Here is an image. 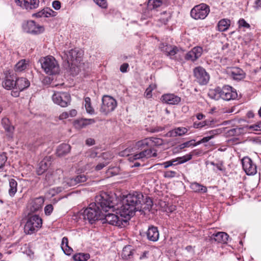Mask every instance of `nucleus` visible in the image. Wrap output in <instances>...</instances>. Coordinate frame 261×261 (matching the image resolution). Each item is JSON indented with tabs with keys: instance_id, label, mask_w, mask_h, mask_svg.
Here are the masks:
<instances>
[{
	"instance_id": "1",
	"label": "nucleus",
	"mask_w": 261,
	"mask_h": 261,
	"mask_svg": "<svg viewBox=\"0 0 261 261\" xmlns=\"http://www.w3.org/2000/svg\"><path fill=\"white\" fill-rule=\"evenodd\" d=\"M152 206V201L150 198L144 197L142 193L133 192L124 196L122 199V205L119 210L120 215L127 219H130L136 212L150 211Z\"/></svg>"
},
{
	"instance_id": "2",
	"label": "nucleus",
	"mask_w": 261,
	"mask_h": 261,
	"mask_svg": "<svg viewBox=\"0 0 261 261\" xmlns=\"http://www.w3.org/2000/svg\"><path fill=\"white\" fill-rule=\"evenodd\" d=\"M114 207L112 201L108 195L106 193L95 197V202L90 203L83 212L85 220L90 223L98 220H103V212L106 213Z\"/></svg>"
},
{
	"instance_id": "3",
	"label": "nucleus",
	"mask_w": 261,
	"mask_h": 261,
	"mask_svg": "<svg viewBox=\"0 0 261 261\" xmlns=\"http://www.w3.org/2000/svg\"><path fill=\"white\" fill-rule=\"evenodd\" d=\"M162 139L153 137L147 138L138 141L136 143V146L138 149L143 150L134 154V159L143 161L145 159L156 156L157 153L155 151L153 152L155 150L152 148L155 146L162 145Z\"/></svg>"
},
{
	"instance_id": "4",
	"label": "nucleus",
	"mask_w": 261,
	"mask_h": 261,
	"mask_svg": "<svg viewBox=\"0 0 261 261\" xmlns=\"http://www.w3.org/2000/svg\"><path fill=\"white\" fill-rule=\"evenodd\" d=\"M42 225V220L38 215L29 214L24 226V232L32 234L37 232Z\"/></svg>"
},
{
	"instance_id": "5",
	"label": "nucleus",
	"mask_w": 261,
	"mask_h": 261,
	"mask_svg": "<svg viewBox=\"0 0 261 261\" xmlns=\"http://www.w3.org/2000/svg\"><path fill=\"white\" fill-rule=\"evenodd\" d=\"M41 67L46 73L53 75L58 73L60 68L57 61L53 56H47L40 60Z\"/></svg>"
},
{
	"instance_id": "6",
	"label": "nucleus",
	"mask_w": 261,
	"mask_h": 261,
	"mask_svg": "<svg viewBox=\"0 0 261 261\" xmlns=\"http://www.w3.org/2000/svg\"><path fill=\"white\" fill-rule=\"evenodd\" d=\"M82 53L77 49H71L65 53L64 58L68 67L72 68L77 66L81 61Z\"/></svg>"
},
{
	"instance_id": "7",
	"label": "nucleus",
	"mask_w": 261,
	"mask_h": 261,
	"mask_svg": "<svg viewBox=\"0 0 261 261\" xmlns=\"http://www.w3.org/2000/svg\"><path fill=\"white\" fill-rule=\"evenodd\" d=\"M210 9L208 5L202 3L195 6L191 11V16L196 20L204 19L210 13Z\"/></svg>"
},
{
	"instance_id": "8",
	"label": "nucleus",
	"mask_w": 261,
	"mask_h": 261,
	"mask_svg": "<svg viewBox=\"0 0 261 261\" xmlns=\"http://www.w3.org/2000/svg\"><path fill=\"white\" fill-rule=\"evenodd\" d=\"M119 216L117 215L111 213L103 214V218L106 222L114 226L123 227L127 223L129 219L122 217L119 213Z\"/></svg>"
},
{
	"instance_id": "9",
	"label": "nucleus",
	"mask_w": 261,
	"mask_h": 261,
	"mask_svg": "<svg viewBox=\"0 0 261 261\" xmlns=\"http://www.w3.org/2000/svg\"><path fill=\"white\" fill-rule=\"evenodd\" d=\"M117 106V101L112 97L105 95L102 99V104L100 109L101 113L105 114L114 111Z\"/></svg>"
},
{
	"instance_id": "10",
	"label": "nucleus",
	"mask_w": 261,
	"mask_h": 261,
	"mask_svg": "<svg viewBox=\"0 0 261 261\" xmlns=\"http://www.w3.org/2000/svg\"><path fill=\"white\" fill-rule=\"evenodd\" d=\"M194 75L196 82L201 85L207 84L210 80V75L204 68L198 66L193 70Z\"/></svg>"
},
{
	"instance_id": "11",
	"label": "nucleus",
	"mask_w": 261,
	"mask_h": 261,
	"mask_svg": "<svg viewBox=\"0 0 261 261\" xmlns=\"http://www.w3.org/2000/svg\"><path fill=\"white\" fill-rule=\"evenodd\" d=\"M62 174L63 171L61 169L48 170L44 178V186H48L54 184L61 178Z\"/></svg>"
},
{
	"instance_id": "12",
	"label": "nucleus",
	"mask_w": 261,
	"mask_h": 261,
	"mask_svg": "<svg viewBox=\"0 0 261 261\" xmlns=\"http://www.w3.org/2000/svg\"><path fill=\"white\" fill-rule=\"evenodd\" d=\"M23 30L27 33L37 35L43 33L44 31V28L43 25H41L33 20L28 21L23 24Z\"/></svg>"
},
{
	"instance_id": "13",
	"label": "nucleus",
	"mask_w": 261,
	"mask_h": 261,
	"mask_svg": "<svg viewBox=\"0 0 261 261\" xmlns=\"http://www.w3.org/2000/svg\"><path fill=\"white\" fill-rule=\"evenodd\" d=\"M228 94V86L225 85L222 88L218 87L215 90H211L208 93L209 96L215 100L222 98L225 100H228L227 95Z\"/></svg>"
},
{
	"instance_id": "14",
	"label": "nucleus",
	"mask_w": 261,
	"mask_h": 261,
	"mask_svg": "<svg viewBox=\"0 0 261 261\" xmlns=\"http://www.w3.org/2000/svg\"><path fill=\"white\" fill-rule=\"evenodd\" d=\"M52 99L55 103L62 107H66L70 102V96L67 92H57L53 94Z\"/></svg>"
},
{
	"instance_id": "15",
	"label": "nucleus",
	"mask_w": 261,
	"mask_h": 261,
	"mask_svg": "<svg viewBox=\"0 0 261 261\" xmlns=\"http://www.w3.org/2000/svg\"><path fill=\"white\" fill-rule=\"evenodd\" d=\"M241 161L243 168L247 175H253L256 173L257 166L250 158L245 156Z\"/></svg>"
},
{
	"instance_id": "16",
	"label": "nucleus",
	"mask_w": 261,
	"mask_h": 261,
	"mask_svg": "<svg viewBox=\"0 0 261 261\" xmlns=\"http://www.w3.org/2000/svg\"><path fill=\"white\" fill-rule=\"evenodd\" d=\"M44 202V198L41 196L31 199L28 203V208L31 213L37 212L42 208Z\"/></svg>"
},
{
	"instance_id": "17",
	"label": "nucleus",
	"mask_w": 261,
	"mask_h": 261,
	"mask_svg": "<svg viewBox=\"0 0 261 261\" xmlns=\"http://www.w3.org/2000/svg\"><path fill=\"white\" fill-rule=\"evenodd\" d=\"M87 177L84 174H80L75 177H66L64 179V184L69 187L76 186L77 184L86 181Z\"/></svg>"
},
{
	"instance_id": "18",
	"label": "nucleus",
	"mask_w": 261,
	"mask_h": 261,
	"mask_svg": "<svg viewBox=\"0 0 261 261\" xmlns=\"http://www.w3.org/2000/svg\"><path fill=\"white\" fill-rule=\"evenodd\" d=\"M17 5L26 9H32L39 6V0H15Z\"/></svg>"
},
{
	"instance_id": "19",
	"label": "nucleus",
	"mask_w": 261,
	"mask_h": 261,
	"mask_svg": "<svg viewBox=\"0 0 261 261\" xmlns=\"http://www.w3.org/2000/svg\"><path fill=\"white\" fill-rule=\"evenodd\" d=\"M202 50L201 47H195L186 54L185 59L187 60L195 61L201 56Z\"/></svg>"
},
{
	"instance_id": "20",
	"label": "nucleus",
	"mask_w": 261,
	"mask_h": 261,
	"mask_svg": "<svg viewBox=\"0 0 261 261\" xmlns=\"http://www.w3.org/2000/svg\"><path fill=\"white\" fill-rule=\"evenodd\" d=\"M162 101L169 105H177L181 100L180 97L173 94H166L162 96Z\"/></svg>"
},
{
	"instance_id": "21",
	"label": "nucleus",
	"mask_w": 261,
	"mask_h": 261,
	"mask_svg": "<svg viewBox=\"0 0 261 261\" xmlns=\"http://www.w3.org/2000/svg\"><path fill=\"white\" fill-rule=\"evenodd\" d=\"M146 234L147 239L150 241L156 242L159 240V232L158 228L155 226H149Z\"/></svg>"
},
{
	"instance_id": "22",
	"label": "nucleus",
	"mask_w": 261,
	"mask_h": 261,
	"mask_svg": "<svg viewBox=\"0 0 261 261\" xmlns=\"http://www.w3.org/2000/svg\"><path fill=\"white\" fill-rule=\"evenodd\" d=\"M95 122V120L94 119L82 118L74 121L73 125L75 128L80 129Z\"/></svg>"
},
{
	"instance_id": "23",
	"label": "nucleus",
	"mask_w": 261,
	"mask_h": 261,
	"mask_svg": "<svg viewBox=\"0 0 261 261\" xmlns=\"http://www.w3.org/2000/svg\"><path fill=\"white\" fill-rule=\"evenodd\" d=\"M2 85L4 88L8 90L15 88L16 77L13 75L6 76L2 83Z\"/></svg>"
},
{
	"instance_id": "24",
	"label": "nucleus",
	"mask_w": 261,
	"mask_h": 261,
	"mask_svg": "<svg viewBox=\"0 0 261 261\" xmlns=\"http://www.w3.org/2000/svg\"><path fill=\"white\" fill-rule=\"evenodd\" d=\"M57 15V12L53 11L49 8H45L42 9L41 11H39L33 14L34 16L38 18L40 17H49L51 16H55Z\"/></svg>"
},
{
	"instance_id": "25",
	"label": "nucleus",
	"mask_w": 261,
	"mask_h": 261,
	"mask_svg": "<svg viewBox=\"0 0 261 261\" xmlns=\"http://www.w3.org/2000/svg\"><path fill=\"white\" fill-rule=\"evenodd\" d=\"M30 82L24 77L16 78L15 89L21 91L30 86Z\"/></svg>"
},
{
	"instance_id": "26",
	"label": "nucleus",
	"mask_w": 261,
	"mask_h": 261,
	"mask_svg": "<svg viewBox=\"0 0 261 261\" xmlns=\"http://www.w3.org/2000/svg\"><path fill=\"white\" fill-rule=\"evenodd\" d=\"M212 239H214L215 241L221 243H226L228 240V234L224 232H218L213 234L211 237Z\"/></svg>"
},
{
	"instance_id": "27",
	"label": "nucleus",
	"mask_w": 261,
	"mask_h": 261,
	"mask_svg": "<svg viewBox=\"0 0 261 261\" xmlns=\"http://www.w3.org/2000/svg\"><path fill=\"white\" fill-rule=\"evenodd\" d=\"M8 157L5 152L0 154V172H6L10 164L7 161Z\"/></svg>"
},
{
	"instance_id": "28",
	"label": "nucleus",
	"mask_w": 261,
	"mask_h": 261,
	"mask_svg": "<svg viewBox=\"0 0 261 261\" xmlns=\"http://www.w3.org/2000/svg\"><path fill=\"white\" fill-rule=\"evenodd\" d=\"M231 73L233 79L236 80L240 81L243 80L245 77V73L242 69L239 68H233Z\"/></svg>"
},
{
	"instance_id": "29",
	"label": "nucleus",
	"mask_w": 261,
	"mask_h": 261,
	"mask_svg": "<svg viewBox=\"0 0 261 261\" xmlns=\"http://www.w3.org/2000/svg\"><path fill=\"white\" fill-rule=\"evenodd\" d=\"M160 48L162 51L165 53V54L169 56L172 57L175 55L178 50L176 46H171L165 45L163 44L160 46Z\"/></svg>"
},
{
	"instance_id": "30",
	"label": "nucleus",
	"mask_w": 261,
	"mask_h": 261,
	"mask_svg": "<svg viewBox=\"0 0 261 261\" xmlns=\"http://www.w3.org/2000/svg\"><path fill=\"white\" fill-rule=\"evenodd\" d=\"M193 155V152H192V154H187L186 155L181 157H178L176 159H173L170 161L171 162H172L173 166H175L178 164L184 163L192 159Z\"/></svg>"
},
{
	"instance_id": "31",
	"label": "nucleus",
	"mask_w": 261,
	"mask_h": 261,
	"mask_svg": "<svg viewBox=\"0 0 261 261\" xmlns=\"http://www.w3.org/2000/svg\"><path fill=\"white\" fill-rule=\"evenodd\" d=\"M70 148V146L69 144H62L58 147L57 153L58 156H63L69 152Z\"/></svg>"
},
{
	"instance_id": "32",
	"label": "nucleus",
	"mask_w": 261,
	"mask_h": 261,
	"mask_svg": "<svg viewBox=\"0 0 261 261\" xmlns=\"http://www.w3.org/2000/svg\"><path fill=\"white\" fill-rule=\"evenodd\" d=\"M191 189L196 193H204L207 192V188L198 182H194L191 184Z\"/></svg>"
},
{
	"instance_id": "33",
	"label": "nucleus",
	"mask_w": 261,
	"mask_h": 261,
	"mask_svg": "<svg viewBox=\"0 0 261 261\" xmlns=\"http://www.w3.org/2000/svg\"><path fill=\"white\" fill-rule=\"evenodd\" d=\"M49 165V162H47L45 159L41 161L38 165V167L37 169V174H42L46 170H47Z\"/></svg>"
},
{
	"instance_id": "34",
	"label": "nucleus",
	"mask_w": 261,
	"mask_h": 261,
	"mask_svg": "<svg viewBox=\"0 0 261 261\" xmlns=\"http://www.w3.org/2000/svg\"><path fill=\"white\" fill-rule=\"evenodd\" d=\"M17 191V182L14 179H9V189L8 193L10 196L13 197L15 195Z\"/></svg>"
},
{
	"instance_id": "35",
	"label": "nucleus",
	"mask_w": 261,
	"mask_h": 261,
	"mask_svg": "<svg viewBox=\"0 0 261 261\" xmlns=\"http://www.w3.org/2000/svg\"><path fill=\"white\" fill-rule=\"evenodd\" d=\"M162 4V0H148L147 7L148 9L151 10L160 7Z\"/></svg>"
},
{
	"instance_id": "36",
	"label": "nucleus",
	"mask_w": 261,
	"mask_h": 261,
	"mask_svg": "<svg viewBox=\"0 0 261 261\" xmlns=\"http://www.w3.org/2000/svg\"><path fill=\"white\" fill-rule=\"evenodd\" d=\"M90 257L89 253H79L74 254L72 257L75 261H86Z\"/></svg>"
},
{
	"instance_id": "37",
	"label": "nucleus",
	"mask_w": 261,
	"mask_h": 261,
	"mask_svg": "<svg viewBox=\"0 0 261 261\" xmlns=\"http://www.w3.org/2000/svg\"><path fill=\"white\" fill-rule=\"evenodd\" d=\"M2 124L6 131L10 133H13L14 130V127L10 124L9 120L7 118H4L2 119Z\"/></svg>"
},
{
	"instance_id": "38",
	"label": "nucleus",
	"mask_w": 261,
	"mask_h": 261,
	"mask_svg": "<svg viewBox=\"0 0 261 261\" xmlns=\"http://www.w3.org/2000/svg\"><path fill=\"white\" fill-rule=\"evenodd\" d=\"M85 101V107L86 112L90 114H94V110L91 106V99L89 97H86L84 99Z\"/></svg>"
},
{
	"instance_id": "39",
	"label": "nucleus",
	"mask_w": 261,
	"mask_h": 261,
	"mask_svg": "<svg viewBox=\"0 0 261 261\" xmlns=\"http://www.w3.org/2000/svg\"><path fill=\"white\" fill-rule=\"evenodd\" d=\"M218 30L220 32H225L228 29V24L226 19H222L220 20L217 25Z\"/></svg>"
},
{
	"instance_id": "40",
	"label": "nucleus",
	"mask_w": 261,
	"mask_h": 261,
	"mask_svg": "<svg viewBox=\"0 0 261 261\" xmlns=\"http://www.w3.org/2000/svg\"><path fill=\"white\" fill-rule=\"evenodd\" d=\"M28 64L26 63L25 60H21L15 66V70L16 71L20 72L27 68Z\"/></svg>"
},
{
	"instance_id": "41",
	"label": "nucleus",
	"mask_w": 261,
	"mask_h": 261,
	"mask_svg": "<svg viewBox=\"0 0 261 261\" xmlns=\"http://www.w3.org/2000/svg\"><path fill=\"white\" fill-rule=\"evenodd\" d=\"M188 129L186 127H177L171 132V134L174 136H182L186 134Z\"/></svg>"
},
{
	"instance_id": "42",
	"label": "nucleus",
	"mask_w": 261,
	"mask_h": 261,
	"mask_svg": "<svg viewBox=\"0 0 261 261\" xmlns=\"http://www.w3.org/2000/svg\"><path fill=\"white\" fill-rule=\"evenodd\" d=\"M161 15L162 17L160 18L159 20L161 23L165 24H166L171 17L170 14L165 11L161 13Z\"/></svg>"
},
{
	"instance_id": "43",
	"label": "nucleus",
	"mask_w": 261,
	"mask_h": 261,
	"mask_svg": "<svg viewBox=\"0 0 261 261\" xmlns=\"http://www.w3.org/2000/svg\"><path fill=\"white\" fill-rule=\"evenodd\" d=\"M194 142L195 140H192L189 141L184 142L179 145V148L180 149H183L184 148L188 147L191 146H196V144L194 143Z\"/></svg>"
},
{
	"instance_id": "44",
	"label": "nucleus",
	"mask_w": 261,
	"mask_h": 261,
	"mask_svg": "<svg viewBox=\"0 0 261 261\" xmlns=\"http://www.w3.org/2000/svg\"><path fill=\"white\" fill-rule=\"evenodd\" d=\"M238 98V93L236 89L229 86V100L236 99Z\"/></svg>"
},
{
	"instance_id": "45",
	"label": "nucleus",
	"mask_w": 261,
	"mask_h": 261,
	"mask_svg": "<svg viewBox=\"0 0 261 261\" xmlns=\"http://www.w3.org/2000/svg\"><path fill=\"white\" fill-rule=\"evenodd\" d=\"M177 175V172L174 171L168 170L164 172V176L165 178H173Z\"/></svg>"
},
{
	"instance_id": "46",
	"label": "nucleus",
	"mask_w": 261,
	"mask_h": 261,
	"mask_svg": "<svg viewBox=\"0 0 261 261\" xmlns=\"http://www.w3.org/2000/svg\"><path fill=\"white\" fill-rule=\"evenodd\" d=\"M154 88V86L150 85L148 88H147L145 91V96L147 98H150L152 96V91L153 90V88Z\"/></svg>"
},
{
	"instance_id": "47",
	"label": "nucleus",
	"mask_w": 261,
	"mask_h": 261,
	"mask_svg": "<svg viewBox=\"0 0 261 261\" xmlns=\"http://www.w3.org/2000/svg\"><path fill=\"white\" fill-rule=\"evenodd\" d=\"M249 128L251 130L255 131L261 130V121L257 122V123L250 125Z\"/></svg>"
},
{
	"instance_id": "48",
	"label": "nucleus",
	"mask_w": 261,
	"mask_h": 261,
	"mask_svg": "<svg viewBox=\"0 0 261 261\" xmlns=\"http://www.w3.org/2000/svg\"><path fill=\"white\" fill-rule=\"evenodd\" d=\"M96 4L102 8H106L107 7V3L106 0H93Z\"/></svg>"
},
{
	"instance_id": "49",
	"label": "nucleus",
	"mask_w": 261,
	"mask_h": 261,
	"mask_svg": "<svg viewBox=\"0 0 261 261\" xmlns=\"http://www.w3.org/2000/svg\"><path fill=\"white\" fill-rule=\"evenodd\" d=\"M53 211V206L51 204H48L44 208V212L46 215H50Z\"/></svg>"
},
{
	"instance_id": "50",
	"label": "nucleus",
	"mask_w": 261,
	"mask_h": 261,
	"mask_svg": "<svg viewBox=\"0 0 261 261\" xmlns=\"http://www.w3.org/2000/svg\"><path fill=\"white\" fill-rule=\"evenodd\" d=\"M239 27H242L246 28H249L250 25L244 19H241L238 21Z\"/></svg>"
},
{
	"instance_id": "51",
	"label": "nucleus",
	"mask_w": 261,
	"mask_h": 261,
	"mask_svg": "<svg viewBox=\"0 0 261 261\" xmlns=\"http://www.w3.org/2000/svg\"><path fill=\"white\" fill-rule=\"evenodd\" d=\"M213 138V136H208L203 137L201 140L196 143V146L203 143L207 142Z\"/></svg>"
},
{
	"instance_id": "52",
	"label": "nucleus",
	"mask_w": 261,
	"mask_h": 261,
	"mask_svg": "<svg viewBox=\"0 0 261 261\" xmlns=\"http://www.w3.org/2000/svg\"><path fill=\"white\" fill-rule=\"evenodd\" d=\"M102 158L106 160H110L113 158V155L111 153L106 152L102 154Z\"/></svg>"
},
{
	"instance_id": "53",
	"label": "nucleus",
	"mask_w": 261,
	"mask_h": 261,
	"mask_svg": "<svg viewBox=\"0 0 261 261\" xmlns=\"http://www.w3.org/2000/svg\"><path fill=\"white\" fill-rule=\"evenodd\" d=\"M52 6L55 10H59L61 8V3L59 1H54L52 3Z\"/></svg>"
},
{
	"instance_id": "54",
	"label": "nucleus",
	"mask_w": 261,
	"mask_h": 261,
	"mask_svg": "<svg viewBox=\"0 0 261 261\" xmlns=\"http://www.w3.org/2000/svg\"><path fill=\"white\" fill-rule=\"evenodd\" d=\"M65 254L67 255H70L73 251L72 249L68 245V247H65V248L62 249Z\"/></svg>"
},
{
	"instance_id": "55",
	"label": "nucleus",
	"mask_w": 261,
	"mask_h": 261,
	"mask_svg": "<svg viewBox=\"0 0 261 261\" xmlns=\"http://www.w3.org/2000/svg\"><path fill=\"white\" fill-rule=\"evenodd\" d=\"M68 238L66 237L63 238L61 243V248H65V247H68Z\"/></svg>"
},
{
	"instance_id": "56",
	"label": "nucleus",
	"mask_w": 261,
	"mask_h": 261,
	"mask_svg": "<svg viewBox=\"0 0 261 261\" xmlns=\"http://www.w3.org/2000/svg\"><path fill=\"white\" fill-rule=\"evenodd\" d=\"M109 162H107L105 163H99L98 164L96 167H95V170L97 171L100 170L102 169L103 167L106 166L108 164Z\"/></svg>"
},
{
	"instance_id": "57",
	"label": "nucleus",
	"mask_w": 261,
	"mask_h": 261,
	"mask_svg": "<svg viewBox=\"0 0 261 261\" xmlns=\"http://www.w3.org/2000/svg\"><path fill=\"white\" fill-rule=\"evenodd\" d=\"M129 65L127 63H123L121 65L120 70L122 72H125L127 71V69L128 68Z\"/></svg>"
},
{
	"instance_id": "58",
	"label": "nucleus",
	"mask_w": 261,
	"mask_h": 261,
	"mask_svg": "<svg viewBox=\"0 0 261 261\" xmlns=\"http://www.w3.org/2000/svg\"><path fill=\"white\" fill-rule=\"evenodd\" d=\"M69 117V114L68 112H64L61 114L59 117V119L63 120Z\"/></svg>"
},
{
	"instance_id": "59",
	"label": "nucleus",
	"mask_w": 261,
	"mask_h": 261,
	"mask_svg": "<svg viewBox=\"0 0 261 261\" xmlns=\"http://www.w3.org/2000/svg\"><path fill=\"white\" fill-rule=\"evenodd\" d=\"M162 165L164 166L165 168H167L170 166H173L172 162H171L170 161L165 162L161 164Z\"/></svg>"
},
{
	"instance_id": "60",
	"label": "nucleus",
	"mask_w": 261,
	"mask_h": 261,
	"mask_svg": "<svg viewBox=\"0 0 261 261\" xmlns=\"http://www.w3.org/2000/svg\"><path fill=\"white\" fill-rule=\"evenodd\" d=\"M69 116L73 117H74L77 114V112L74 109H72L71 110H70L69 112Z\"/></svg>"
},
{
	"instance_id": "61",
	"label": "nucleus",
	"mask_w": 261,
	"mask_h": 261,
	"mask_svg": "<svg viewBox=\"0 0 261 261\" xmlns=\"http://www.w3.org/2000/svg\"><path fill=\"white\" fill-rule=\"evenodd\" d=\"M148 254V251H145L143 252V253L140 255V259H143L147 258V255Z\"/></svg>"
},
{
	"instance_id": "62",
	"label": "nucleus",
	"mask_w": 261,
	"mask_h": 261,
	"mask_svg": "<svg viewBox=\"0 0 261 261\" xmlns=\"http://www.w3.org/2000/svg\"><path fill=\"white\" fill-rule=\"evenodd\" d=\"M129 150H128L127 149H125L124 151L120 152L119 154L121 156H127L129 155Z\"/></svg>"
},
{
	"instance_id": "63",
	"label": "nucleus",
	"mask_w": 261,
	"mask_h": 261,
	"mask_svg": "<svg viewBox=\"0 0 261 261\" xmlns=\"http://www.w3.org/2000/svg\"><path fill=\"white\" fill-rule=\"evenodd\" d=\"M97 152H95V151H91L90 152V154H89V156L91 158H94L95 157L97 156Z\"/></svg>"
},
{
	"instance_id": "64",
	"label": "nucleus",
	"mask_w": 261,
	"mask_h": 261,
	"mask_svg": "<svg viewBox=\"0 0 261 261\" xmlns=\"http://www.w3.org/2000/svg\"><path fill=\"white\" fill-rule=\"evenodd\" d=\"M94 141L93 139H88L86 140V144L89 145H92L94 144Z\"/></svg>"
}]
</instances>
